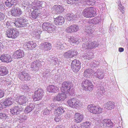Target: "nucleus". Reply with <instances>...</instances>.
<instances>
[{
  "mask_svg": "<svg viewBox=\"0 0 128 128\" xmlns=\"http://www.w3.org/2000/svg\"><path fill=\"white\" fill-rule=\"evenodd\" d=\"M84 118V116L82 114L77 113L75 114L74 120L76 122L80 123L82 121Z\"/></svg>",
  "mask_w": 128,
  "mask_h": 128,
  "instance_id": "473e14b6",
  "label": "nucleus"
},
{
  "mask_svg": "<svg viewBox=\"0 0 128 128\" xmlns=\"http://www.w3.org/2000/svg\"><path fill=\"white\" fill-rule=\"evenodd\" d=\"M39 11L36 10H34L32 13V18L34 19H36L37 18L40 14L39 12Z\"/></svg>",
  "mask_w": 128,
  "mask_h": 128,
  "instance_id": "79ce46f5",
  "label": "nucleus"
},
{
  "mask_svg": "<svg viewBox=\"0 0 128 128\" xmlns=\"http://www.w3.org/2000/svg\"><path fill=\"white\" fill-rule=\"evenodd\" d=\"M52 10L54 13H59L62 12L64 11V9L62 6L56 5H54L52 8Z\"/></svg>",
  "mask_w": 128,
  "mask_h": 128,
  "instance_id": "c85d7f7f",
  "label": "nucleus"
},
{
  "mask_svg": "<svg viewBox=\"0 0 128 128\" xmlns=\"http://www.w3.org/2000/svg\"><path fill=\"white\" fill-rule=\"evenodd\" d=\"M48 91L49 92H56L59 91L58 88L53 85H50L47 88Z\"/></svg>",
  "mask_w": 128,
  "mask_h": 128,
  "instance_id": "f704fd0d",
  "label": "nucleus"
},
{
  "mask_svg": "<svg viewBox=\"0 0 128 128\" xmlns=\"http://www.w3.org/2000/svg\"><path fill=\"white\" fill-rule=\"evenodd\" d=\"M54 27V25L51 22H45L42 25L43 30L48 31L49 33H52L54 32L55 30Z\"/></svg>",
  "mask_w": 128,
  "mask_h": 128,
  "instance_id": "0eeeda50",
  "label": "nucleus"
},
{
  "mask_svg": "<svg viewBox=\"0 0 128 128\" xmlns=\"http://www.w3.org/2000/svg\"><path fill=\"white\" fill-rule=\"evenodd\" d=\"M104 127L105 128V127H110V128L112 127L113 123L111 120L110 119H105L102 122Z\"/></svg>",
  "mask_w": 128,
  "mask_h": 128,
  "instance_id": "72a5a7b5",
  "label": "nucleus"
},
{
  "mask_svg": "<svg viewBox=\"0 0 128 128\" xmlns=\"http://www.w3.org/2000/svg\"><path fill=\"white\" fill-rule=\"evenodd\" d=\"M1 128H10V126L7 124L6 122H4L1 126Z\"/></svg>",
  "mask_w": 128,
  "mask_h": 128,
  "instance_id": "6e6d98bb",
  "label": "nucleus"
},
{
  "mask_svg": "<svg viewBox=\"0 0 128 128\" xmlns=\"http://www.w3.org/2000/svg\"><path fill=\"white\" fill-rule=\"evenodd\" d=\"M120 3L119 5H118V8L120 11L122 13V14H124V7L122 6V4H121L120 2H119Z\"/></svg>",
  "mask_w": 128,
  "mask_h": 128,
  "instance_id": "09e8293b",
  "label": "nucleus"
},
{
  "mask_svg": "<svg viewBox=\"0 0 128 128\" xmlns=\"http://www.w3.org/2000/svg\"><path fill=\"white\" fill-rule=\"evenodd\" d=\"M6 34V36L8 38H15L18 36L19 33L17 29L12 28L7 30Z\"/></svg>",
  "mask_w": 128,
  "mask_h": 128,
  "instance_id": "f03ea898",
  "label": "nucleus"
},
{
  "mask_svg": "<svg viewBox=\"0 0 128 128\" xmlns=\"http://www.w3.org/2000/svg\"><path fill=\"white\" fill-rule=\"evenodd\" d=\"M94 75L97 78L102 80L104 78V74L102 70L98 69L96 72L94 73Z\"/></svg>",
  "mask_w": 128,
  "mask_h": 128,
  "instance_id": "cd10ccee",
  "label": "nucleus"
},
{
  "mask_svg": "<svg viewBox=\"0 0 128 128\" xmlns=\"http://www.w3.org/2000/svg\"><path fill=\"white\" fill-rule=\"evenodd\" d=\"M8 72V69L4 66H0V75L2 76H4L6 75Z\"/></svg>",
  "mask_w": 128,
  "mask_h": 128,
  "instance_id": "c9c22d12",
  "label": "nucleus"
},
{
  "mask_svg": "<svg viewBox=\"0 0 128 128\" xmlns=\"http://www.w3.org/2000/svg\"><path fill=\"white\" fill-rule=\"evenodd\" d=\"M99 65V63L98 61L96 60H94L92 61L90 64V66L93 68L97 67Z\"/></svg>",
  "mask_w": 128,
  "mask_h": 128,
  "instance_id": "de8ad7c7",
  "label": "nucleus"
},
{
  "mask_svg": "<svg viewBox=\"0 0 128 128\" xmlns=\"http://www.w3.org/2000/svg\"><path fill=\"white\" fill-rule=\"evenodd\" d=\"M18 3L17 0H6L5 2L6 5L8 8L11 7L12 6H16Z\"/></svg>",
  "mask_w": 128,
  "mask_h": 128,
  "instance_id": "b1692460",
  "label": "nucleus"
},
{
  "mask_svg": "<svg viewBox=\"0 0 128 128\" xmlns=\"http://www.w3.org/2000/svg\"><path fill=\"white\" fill-rule=\"evenodd\" d=\"M54 20L56 25H60L64 24V19L62 16H59L56 18H54Z\"/></svg>",
  "mask_w": 128,
  "mask_h": 128,
  "instance_id": "bb28decb",
  "label": "nucleus"
},
{
  "mask_svg": "<svg viewBox=\"0 0 128 128\" xmlns=\"http://www.w3.org/2000/svg\"><path fill=\"white\" fill-rule=\"evenodd\" d=\"M24 108L18 106L13 107L10 109V112L12 114L16 115L19 114L24 110Z\"/></svg>",
  "mask_w": 128,
  "mask_h": 128,
  "instance_id": "f3484780",
  "label": "nucleus"
},
{
  "mask_svg": "<svg viewBox=\"0 0 128 128\" xmlns=\"http://www.w3.org/2000/svg\"><path fill=\"white\" fill-rule=\"evenodd\" d=\"M75 44H78L81 40H80L78 38H75Z\"/></svg>",
  "mask_w": 128,
  "mask_h": 128,
  "instance_id": "e2e57ef3",
  "label": "nucleus"
},
{
  "mask_svg": "<svg viewBox=\"0 0 128 128\" xmlns=\"http://www.w3.org/2000/svg\"><path fill=\"white\" fill-rule=\"evenodd\" d=\"M4 92L2 90L0 89V98L2 97L4 95Z\"/></svg>",
  "mask_w": 128,
  "mask_h": 128,
  "instance_id": "680f3d73",
  "label": "nucleus"
},
{
  "mask_svg": "<svg viewBox=\"0 0 128 128\" xmlns=\"http://www.w3.org/2000/svg\"><path fill=\"white\" fill-rule=\"evenodd\" d=\"M77 53L76 50H71L64 53L63 56L66 58H69L76 56Z\"/></svg>",
  "mask_w": 128,
  "mask_h": 128,
  "instance_id": "dca6fc26",
  "label": "nucleus"
},
{
  "mask_svg": "<svg viewBox=\"0 0 128 128\" xmlns=\"http://www.w3.org/2000/svg\"><path fill=\"white\" fill-rule=\"evenodd\" d=\"M44 94V91L43 89L39 88L34 92V101H36L40 100Z\"/></svg>",
  "mask_w": 128,
  "mask_h": 128,
  "instance_id": "9d476101",
  "label": "nucleus"
},
{
  "mask_svg": "<svg viewBox=\"0 0 128 128\" xmlns=\"http://www.w3.org/2000/svg\"><path fill=\"white\" fill-rule=\"evenodd\" d=\"M67 102L69 106L73 108L79 107L81 105L80 101L76 98L69 100L67 101Z\"/></svg>",
  "mask_w": 128,
  "mask_h": 128,
  "instance_id": "39448f33",
  "label": "nucleus"
},
{
  "mask_svg": "<svg viewBox=\"0 0 128 128\" xmlns=\"http://www.w3.org/2000/svg\"><path fill=\"white\" fill-rule=\"evenodd\" d=\"M92 7L86 8L82 12L83 15L86 18H91L95 16L96 12Z\"/></svg>",
  "mask_w": 128,
  "mask_h": 128,
  "instance_id": "7ed1b4c3",
  "label": "nucleus"
},
{
  "mask_svg": "<svg viewBox=\"0 0 128 128\" xmlns=\"http://www.w3.org/2000/svg\"><path fill=\"white\" fill-rule=\"evenodd\" d=\"M12 83V82L11 80H10L9 81V82H7L6 84V85H7L9 87H10L11 86V84Z\"/></svg>",
  "mask_w": 128,
  "mask_h": 128,
  "instance_id": "338daca9",
  "label": "nucleus"
},
{
  "mask_svg": "<svg viewBox=\"0 0 128 128\" xmlns=\"http://www.w3.org/2000/svg\"><path fill=\"white\" fill-rule=\"evenodd\" d=\"M25 45L26 47L28 48V49L32 50L35 48L36 46V44L33 41H31L27 42L25 44Z\"/></svg>",
  "mask_w": 128,
  "mask_h": 128,
  "instance_id": "7c9ffc66",
  "label": "nucleus"
},
{
  "mask_svg": "<svg viewBox=\"0 0 128 128\" xmlns=\"http://www.w3.org/2000/svg\"><path fill=\"white\" fill-rule=\"evenodd\" d=\"M10 11L11 14L15 16H20L22 13V10L19 7L14 6L12 7Z\"/></svg>",
  "mask_w": 128,
  "mask_h": 128,
  "instance_id": "4468645a",
  "label": "nucleus"
},
{
  "mask_svg": "<svg viewBox=\"0 0 128 128\" xmlns=\"http://www.w3.org/2000/svg\"><path fill=\"white\" fill-rule=\"evenodd\" d=\"M50 62L52 64L55 65L58 62V59L56 57H52L51 58Z\"/></svg>",
  "mask_w": 128,
  "mask_h": 128,
  "instance_id": "603ef678",
  "label": "nucleus"
},
{
  "mask_svg": "<svg viewBox=\"0 0 128 128\" xmlns=\"http://www.w3.org/2000/svg\"><path fill=\"white\" fill-rule=\"evenodd\" d=\"M83 42L82 45L83 48L84 49H91L98 46L97 43L95 41L92 42L88 40L87 38L84 37L82 38Z\"/></svg>",
  "mask_w": 128,
  "mask_h": 128,
  "instance_id": "f257e3e1",
  "label": "nucleus"
},
{
  "mask_svg": "<svg viewBox=\"0 0 128 128\" xmlns=\"http://www.w3.org/2000/svg\"><path fill=\"white\" fill-rule=\"evenodd\" d=\"M89 55L85 53L83 55V57L84 59H88L89 60H90V59L88 58Z\"/></svg>",
  "mask_w": 128,
  "mask_h": 128,
  "instance_id": "0e129e2a",
  "label": "nucleus"
},
{
  "mask_svg": "<svg viewBox=\"0 0 128 128\" xmlns=\"http://www.w3.org/2000/svg\"><path fill=\"white\" fill-rule=\"evenodd\" d=\"M82 2V8L84 7L87 5L93 6L95 4L96 1L94 0H85Z\"/></svg>",
  "mask_w": 128,
  "mask_h": 128,
  "instance_id": "2f4dec72",
  "label": "nucleus"
},
{
  "mask_svg": "<svg viewBox=\"0 0 128 128\" xmlns=\"http://www.w3.org/2000/svg\"><path fill=\"white\" fill-rule=\"evenodd\" d=\"M23 51L19 49L16 51L13 55V57L15 59H18L22 58L24 56Z\"/></svg>",
  "mask_w": 128,
  "mask_h": 128,
  "instance_id": "412c9836",
  "label": "nucleus"
},
{
  "mask_svg": "<svg viewBox=\"0 0 128 128\" xmlns=\"http://www.w3.org/2000/svg\"><path fill=\"white\" fill-rule=\"evenodd\" d=\"M84 28L85 29H84V31L83 33L86 36L91 35L94 32L93 30L91 29L92 28L88 25L86 26Z\"/></svg>",
  "mask_w": 128,
  "mask_h": 128,
  "instance_id": "c756f323",
  "label": "nucleus"
},
{
  "mask_svg": "<svg viewBox=\"0 0 128 128\" xmlns=\"http://www.w3.org/2000/svg\"><path fill=\"white\" fill-rule=\"evenodd\" d=\"M43 62L39 60H36L32 62L30 68L31 70L36 72L38 71L40 66L42 65Z\"/></svg>",
  "mask_w": 128,
  "mask_h": 128,
  "instance_id": "1a4fd4ad",
  "label": "nucleus"
},
{
  "mask_svg": "<svg viewBox=\"0 0 128 128\" xmlns=\"http://www.w3.org/2000/svg\"><path fill=\"white\" fill-rule=\"evenodd\" d=\"M8 117V116L6 113L4 112L0 113V119H6Z\"/></svg>",
  "mask_w": 128,
  "mask_h": 128,
  "instance_id": "3c124183",
  "label": "nucleus"
},
{
  "mask_svg": "<svg viewBox=\"0 0 128 128\" xmlns=\"http://www.w3.org/2000/svg\"><path fill=\"white\" fill-rule=\"evenodd\" d=\"M79 29V26L78 25H72L68 27L66 29L68 32L71 33L77 32Z\"/></svg>",
  "mask_w": 128,
  "mask_h": 128,
  "instance_id": "a878e982",
  "label": "nucleus"
},
{
  "mask_svg": "<svg viewBox=\"0 0 128 128\" xmlns=\"http://www.w3.org/2000/svg\"><path fill=\"white\" fill-rule=\"evenodd\" d=\"M50 110H48L47 108H45L44 110L43 114L44 115H46L48 114H50Z\"/></svg>",
  "mask_w": 128,
  "mask_h": 128,
  "instance_id": "4d7b16f0",
  "label": "nucleus"
},
{
  "mask_svg": "<svg viewBox=\"0 0 128 128\" xmlns=\"http://www.w3.org/2000/svg\"><path fill=\"white\" fill-rule=\"evenodd\" d=\"M46 3L44 1L34 0L32 4V8L34 10H38L42 7L44 8L46 6Z\"/></svg>",
  "mask_w": 128,
  "mask_h": 128,
  "instance_id": "f8f14e48",
  "label": "nucleus"
},
{
  "mask_svg": "<svg viewBox=\"0 0 128 128\" xmlns=\"http://www.w3.org/2000/svg\"><path fill=\"white\" fill-rule=\"evenodd\" d=\"M54 119L55 120L56 122H58L60 120L59 116H58V117L56 116L54 118Z\"/></svg>",
  "mask_w": 128,
  "mask_h": 128,
  "instance_id": "69168bd1",
  "label": "nucleus"
},
{
  "mask_svg": "<svg viewBox=\"0 0 128 128\" xmlns=\"http://www.w3.org/2000/svg\"><path fill=\"white\" fill-rule=\"evenodd\" d=\"M0 60L2 62L8 63L12 60V58L10 55L3 54L0 57Z\"/></svg>",
  "mask_w": 128,
  "mask_h": 128,
  "instance_id": "aec40b11",
  "label": "nucleus"
},
{
  "mask_svg": "<svg viewBox=\"0 0 128 128\" xmlns=\"http://www.w3.org/2000/svg\"><path fill=\"white\" fill-rule=\"evenodd\" d=\"M70 128H79L75 124L72 125L70 127Z\"/></svg>",
  "mask_w": 128,
  "mask_h": 128,
  "instance_id": "774afa93",
  "label": "nucleus"
},
{
  "mask_svg": "<svg viewBox=\"0 0 128 128\" xmlns=\"http://www.w3.org/2000/svg\"><path fill=\"white\" fill-rule=\"evenodd\" d=\"M82 126L84 128H90L91 124L89 122H86L83 123Z\"/></svg>",
  "mask_w": 128,
  "mask_h": 128,
  "instance_id": "8fccbe9b",
  "label": "nucleus"
},
{
  "mask_svg": "<svg viewBox=\"0 0 128 128\" xmlns=\"http://www.w3.org/2000/svg\"><path fill=\"white\" fill-rule=\"evenodd\" d=\"M66 20L68 21H72L74 20L76 16L73 14H68L66 15Z\"/></svg>",
  "mask_w": 128,
  "mask_h": 128,
  "instance_id": "c03bdc74",
  "label": "nucleus"
},
{
  "mask_svg": "<svg viewBox=\"0 0 128 128\" xmlns=\"http://www.w3.org/2000/svg\"><path fill=\"white\" fill-rule=\"evenodd\" d=\"M73 85L69 81L64 82L62 84V90L66 94L70 92V90L73 89Z\"/></svg>",
  "mask_w": 128,
  "mask_h": 128,
  "instance_id": "6e6552de",
  "label": "nucleus"
},
{
  "mask_svg": "<svg viewBox=\"0 0 128 128\" xmlns=\"http://www.w3.org/2000/svg\"><path fill=\"white\" fill-rule=\"evenodd\" d=\"M50 107H51L50 109H54L56 110V104H52L50 105Z\"/></svg>",
  "mask_w": 128,
  "mask_h": 128,
  "instance_id": "052dcab7",
  "label": "nucleus"
},
{
  "mask_svg": "<svg viewBox=\"0 0 128 128\" xmlns=\"http://www.w3.org/2000/svg\"><path fill=\"white\" fill-rule=\"evenodd\" d=\"M81 63L79 60L74 59L72 62L71 67L72 70L74 72H76L80 70V68Z\"/></svg>",
  "mask_w": 128,
  "mask_h": 128,
  "instance_id": "9b49d317",
  "label": "nucleus"
},
{
  "mask_svg": "<svg viewBox=\"0 0 128 128\" xmlns=\"http://www.w3.org/2000/svg\"><path fill=\"white\" fill-rule=\"evenodd\" d=\"M88 110L91 113L94 114H99L102 113V108H98L96 106H93L92 105H88Z\"/></svg>",
  "mask_w": 128,
  "mask_h": 128,
  "instance_id": "2eb2a0df",
  "label": "nucleus"
},
{
  "mask_svg": "<svg viewBox=\"0 0 128 128\" xmlns=\"http://www.w3.org/2000/svg\"><path fill=\"white\" fill-rule=\"evenodd\" d=\"M18 77L22 80L27 82L30 79V75L24 71L18 73Z\"/></svg>",
  "mask_w": 128,
  "mask_h": 128,
  "instance_id": "ddd939ff",
  "label": "nucleus"
},
{
  "mask_svg": "<svg viewBox=\"0 0 128 128\" xmlns=\"http://www.w3.org/2000/svg\"><path fill=\"white\" fill-rule=\"evenodd\" d=\"M6 108L4 104V102H1L0 103V110L2 109L3 108Z\"/></svg>",
  "mask_w": 128,
  "mask_h": 128,
  "instance_id": "bf43d9fd",
  "label": "nucleus"
},
{
  "mask_svg": "<svg viewBox=\"0 0 128 128\" xmlns=\"http://www.w3.org/2000/svg\"><path fill=\"white\" fill-rule=\"evenodd\" d=\"M32 88V86L30 84H24L22 86V88L24 90H28Z\"/></svg>",
  "mask_w": 128,
  "mask_h": 128,
  "instance_id": "5fc2aeb1",
  "label": "nucleus"
},
{
  "mask_svg": "<svg viewBox=\"0 0 128 128\" xmlns=\"http://www.w3.org/2000/svg\"><path fill=\"white\" fill-rule=\"evenodd\" d=\"M4 14L0 12V21H2L4 20Z\"/></svg>",
  "mask_w": 128,
  "mask_h": 128,
  "instance_id": "13d9d810",
  "label": "nucleus"
},
{
  "mask_svg": "<svg viewBox=\"0 0 128 128\" xmlns=\"http://www.w3.org/2000/svg\"><path fill=\"white\" fill-rule=\"evenodd\" d=\"M62 93L59 94L57 96L52 98V100L54 102L56 101H62L64 100L66 98V92H64L62 91Z\"/></svg>",
  "mask_w": 128,
  "mask_h": 128,
  "instance_id": "a211bd4d",
  "label": "nucleus"
},
{
  "mask_svg": "<svg viewBox=\"0 0 128 128\" xmlns=\"http://www.w3.org/2000/svg\"><path fill=\"white\" fill-rule=\"evenodd\" d=\"M67 3L70 5H76L82 8V2H81V0H67Z\"/></svg>",
  "mask_w": 128,
  "mask_h": 128,
  "instance_id": "5701e85b",
  "label": "nucleus"
},
{
  "mask_svg": "<svg viewBox=\"0 0 128 128\" xmlns=\"http://www.w3.org/2000/svg\"><path fill=\"white\" fill-rule=\"evenodd\" d=\"M50 70L49 69H46L44 70L43 74V76L44 77L47 78L48 76L49 77V76H50L51 74L49 73Z\"/></svg>",
  "mask_w": 128,
  "mask_h": 128,
  "instance_id": "a18cd8bd",
  "label": "nucleus"
},
{
  "mask_svg": "<svg viewBox=\"0 0 128 128\" xmlns=\"http://www.w3.org/2000/svg\"><path fill=\"white\" fill-rule=\"evenodd\" d=\"M99 18L98 17L95 18L91 20V22L93 24H97L100 21V20H99Z\"/></svg>",
  "mask_w": 128,
  "mask_h": 128,
  "instance_id": "49530a36",
  "label": "nucleus"
},
{
  "mask_svg": "<svg viewBox=\"0 0 128 128\" xmlns=\"http://www.w3.org/2000/svg\"><path fill=\"white\" fill-rule=\"evenodd\" d=\"M66 46V44L64 43L62 40H58L56 42L55 45L56 48L57 49H65Z\"/></svg>",
  "mask_w": 128,
  "mask_h": 128,
  "instance_id": "393cba45",
  "label": "nucleus"
},
{
  "mask_svg": "<svg viewBox=\"0 0 128 128\" xmlns=\"http://www.w3.org/2000/svg\"><path fill=\"white\" fill-rule=\"evenodd\" d=\"M104 92V91L103 88H100L96 91V95L99 97H101L102 96Z\"/></svg>",
  "mask_w": 128,
  "mask_h": 128,
  "instance_id": "37998d69",
  "label": "nucleus"
},
{
  "mask_svg": "<svg viewBox=\"0 0 128 128\" xmlns=\"http://www.w3.org/2000/svg\"><path fill=\"white\" fill-rule=\"evenodd\" d=\"M15 24L16 27H24L28 24V21L24 17H22L17 19Z\"/></svg>",
  "mask_w": 128,
  "mask_h": 128,
  "instance_id": "20e7f679",
  "label": "nucleus"
},
{
  "mask_svg": "<svg viewBox=\"0 0 128 128\" xmlns=\"http://www.w3.org/2000/svg\"><path fill=\"white\" fill-rule=\"evenodd\" d=\"M68 41L70 44L74 46V44H76L75 39L73 37H70L69 38Z\"/></svg>",
  "mask_w": 128,
  "mask_h": 128,
  "instance_id": "864d4df0",
  "label": "nucleus"
},
{
  "mask_svg": "<svg viewBox=\"0 0 128 128\" xmlns=\"http://www.w3.org/2000/svg\"><path fill=\"white\" fill-rule=\"evenodd\" d=\"M94 71L91 68H88L86 70L84 73V76L85 78H87L88 76L92 74Z\"/></svg>",
  "mask_w": 128,
  "mask_h": 128,
  "instance_id": "a19ab883",
  "label": "nucleus"
},
{
  "mask_svg": "<svg viewBox=\"0 0 128 128\" xmlns=\"http://www.w3.org/2000/svg\"><path fill=\"white\" fill-rule=\"evenodd\" d=\"M57 114L60 116L64 112V108L62 106H59L56 109Z\"/></svg>",
  "mask_w": 128,
  "mask_h": 128,
  "instance_id": "ea45409f",
  "label": "nucleus"
},
{
  "mask_svg": "<svg viewBox=\"0 0 128 128\" xmlns=\"http://www.w3.org/2000/svg\"><path fill=\"white\" fill-rule=\"evenodd\" d=\"M27 101V98L25 96H20L19 97L17 103L20 105L25 106Z\"/></svg>",
  "mask_w": 128,
  "mask_h": 128,
  "instance_id": "4be33fe9",
  "label": "nucleus"
},
{
  "mask_svg": "<svg viewBox=\"0 0 128 128\" xmlns=\"http://www.w3.org/2000/svg\"><path fill=\"white\" fill-rule=\"evenodd\" d=\"M115 106V103L112 102H108L106 104V109L109 110L113 109Z\"/></svg>",
  "mask_w": 128,
  "mask_h": 128,
  "instance_id": "4c0bfd02",
  "label": "nucleus"
},
{
  "mask_svg": "<svg viewBox=\"0 0 128 128\" xmlns=\"http://www.w3.org/2000/svg\"><path fill=\"white\" fill-rule=\"evenodd\" d=\"M12 99L11 98H8L6 99L3 102L6 107L10 106L12 104Z\"/></svg>",
  "mask_w": 128,
  "mask_h": 128,
  "instance_id": "58836bf2",
  "label": "nucleus"
},
{
  "mask_svg": "<svg viewBox=\"0 0 128 128\" xmlns=\"http://www.w3.org/2000/svg\"><path fill=\"white\" fill-rule=\"evenodd\" d=\"M40 48L44 51L49 50L51 49L52 48L51 44L50 43L45 42L42 43L40 46Z\"/></svg>",
  "mask_w": 128,
  "mask_h": 128,
  "instance_id": "6ab92c4d",
  "label": "nucleus"
},
{
  "mask_svg": "<svg viewBox=\"0 0 128 128\" xmlns=\"http://www.w3.org/2000/svg\"><path fill=\"white\" fill-rule=\"evenodd\" d=\"M82 84L84 89L86 91H89L93 90V85L90 80L88 79L85 80L83 81Z\"/></svg>",
  "mask_w": 128,
  "mask_h": 128,
  "instance_id": "423d86ee",
  "label": "nucleus"
},
{
  "mask_svg": "<svg viewBox=\"0 0 128 128\" xmlns=\"http://www.w3.org/2000/svg\"><path fill=\"white\" fill-rule=\"evenodd\" d=\"M35 107V105L33 103L30 104L29 106L28 105L25 108L24 112L27 114L32 110Z\"/></svg>",
  "mask_w": 128,
  "mask_h": 128,
  "instance_id": "e433bc0d",
  "label": "nucleus"
}]
</instances>
